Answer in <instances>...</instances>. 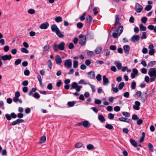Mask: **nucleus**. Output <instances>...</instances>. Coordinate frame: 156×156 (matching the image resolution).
Here are the masks:
<instances>
[{
	"instance_id": "1a4fd4ad",
	"label": "nucleus",
	"mask_w": 156,
	"mask_h": 156,
	"mask_svg": "<svg viewBox=\"0 0 156 156\" xmlns=\"http://www.w3.org/2000/svg\"><path fill=\"white\" fill-rule=\"evenodd\" d=\"M135 105L133 106V108L136 110H138L140 109V103L138 101H136L135 102Z\"/></svg>"
},
{
	"instance_id": "4d7b16f0",
	"label": "nucleus",
	"mask_w": 156,
	"mask_h": 156,
	"mask_svg": "<svg viewBox=\"0 0 156 156\" xmlns=\"http://www.w3.org/2000/svg\"><path fill=\"white\" fill-rule=\"evenodd\" d=\"M147 20V19L146 17H144L141 18V21L144 23H146Z\"/></svg>"
},
{
	"instance_id": "f03ea898",
	"label": "nucleus",
	"mask_w": 156,
	"mask_h": 156,
	"mask_svg": "<svg viewBox=\"0 0 156 156\" xmlns=\"http://www.w3.org/2000/svg\"><path fill=\"white\" fill-rule=\"evenodd\" d=\"M148 73L150 77H156V69L154 68L150 69L148 71Z\"/></svg>"
},
{
	"instance_id": "69168bd1",
	"label": "nucleus",
	"mask_w": 156,
	"mask_h": 156,
	"mask_svg": "<svg viewBox=\"0 0 156 156\" xmlns=\"http://www.w3.org/2000/svg\"><path fill=\"white\" fill-rule=\"evenodd\" d=\"M108 117L110 119H112L114 118V115L112 113H110L108 115Z\"/></svg>"
},
{
	"instance_id": "37998d69",
	"label": "nucleus",
	"mask_w": 156,
	"mask_h": 156,
	"mask_svg": "<svg viewBox=\"0 0 156 156\" xmlns=\"http://www.w3.org/2000/svg\"><path fill=\"white\" fill-rule=\"evenodd\" d=\"M78 62L76 60H75L73 63V67L74 68H76L78 66Z\"/></svg>"
},
{
	"instance_id": "13d9d810",
	"label": "nucleus",
	"mask_w": 156,
	"mask_h": 156,
	"mask_svg": "<svg viewBox=\"0 0 156 156\" xmlns=\"http://www.w3.org/2000/svg\"><path fill=\"white\" fill-rule=\"evenodd\" d=\"M116 46L115 45H111L109 47V49L112 50L114 51L116 50Z\"/></svg>"
},
{
	"instance_id": "e2e57ef3",
	"label": "nucleus",
	"mask_w": 156,
	"mask_h": 156,
	"mask_svg": "<svg viewBox=\"0 0 156 156\" xmlns=\"http://www.w3.org/2000/svg\"><path fill=\"white\" fill-rule=\"evenodd\" d=\"M114 110L115 112H119L120 110V107L119 106H116L114 107Z\"/></svg>"
},
{
	"instance_id": "dca6fc26",
	"label": "nucleus",
	"mask_w": 156,
	"mask_h": 156,
	"mask_svg": "<svg viewBox=\"0 0 156 156\" xmlns=\"http://www.w3.org/2000/svg\"><path fill=\"white\" fill-rule=\"evenodd\" d=\"M83 126L85 128H89L90 126V125L89 122L87 120L83 121Z\"/></svg>"
},
{
	"instance_id": "0e129e2a",
	"label": "nucleus",
	"mask_w": 156,
	"mask_h": 156,
	"mask_svg": "<svg viewBox=\"0 0 156 156\" xmlns=\"http://www.w3.org/2000/svg\"><path fill=\"white\" fill-rule=\"evenodd\" d=\"M147 28L151 30H154V26L150 25L148 26Z\"/></svg>"
},
{
	"instance_id": "393cba45",
	"label": "nucleus",
	"mask_w": 156,
	"mask_h": 156,
	"mask_svg": "<svg viewBox=\"0 0 156 156\" xmlns=\"http://www.w3.org/2000/svg\"><path fill=\"white\" fill-rule=\"evenodd\" d=\"M58 45L56 44V43H54L53 46H52V48L53 50L55 51H57L59 49L58 47Z\"/></svg>"
},
{
	"instance_id": "864d4df0",
	"label": "nucleus",
	"mask_w": 156,
	"mask_h": 156,
	"mask_svg": "<svg viewBox=\"0 0 156 156\" xmlns=\"http://www.w3.org/2000/svg\"><path fill=\"white\" fill-rule=\"evenodd\" d=\"M147 37L146 36V32H144L142 33V36L141 37V39H145Z\"/></svg>"
},
{
	"instance_id": "8fccbe9b",
	"label": "nucleus",
	"mask_w": 156,
	"mask_h": 156,
	"mask_svg": "<svg viewBox=\"0 0 156 156\" xmlns=\"http://www.w3.org/2000/svg\"><path fill=\"white\" fill-rule=\"evenodd\" d=\"M94 103L97 104H99L101 103V101L100 100L95 98V99Z\"/></svg>"
},
{
	"instance_id": "6e6552de",
	"label": "nucleus",
	"mask_w": 156,
	"mask_h": 156,
	"mask_svg": "<svg viewBox=\"0 0 156 156\" xmlns=\"http://www.w3.org/2000/svg\"><path fill=\"white\" fill-rule=\"evenodd\" d=\"M140 37L138 35H134L131 38V41L135 43L136 41H138L140 39Z\"/></svg>"
},
{
	"instance_id": "bb28decb",
	"label": "nucleus",
	"mask_w": 156,
	"mask_h": 156,
	"mask_svg": "<svg viewBox=\"0 0 156 156\" xmlns=\"http://www.w3.org/2000/svg\"><path fill=\"white\" fill-rule=\"evenodd\" d=\"M77 84L75 82H73L71 85V89L73 90L75 89L77 87Z\"/></svg>"
},
{
	"instance_id": "20e7f679",
	"label": "nucleus",
	"mask_w": 156,
	"mask_h": 156,
	"mask_svg": "<svg viewBox=\"0 0 156 156\" xmlns=\"http://www.w3.org/2000/svg\"><path fill=\"white\" fill-rule=\"evenodd\" d=\"M0 58L2 60L5 61L6 60H10L12 58V56L11 54L9 55H0Z\"/></svg>"
},
{
	"instance_id": "4c0bfd02",
	"label": "nucleus",
	"mask_w": 156,
	"mask_h": 156,
	"mask_svg": "<svg viewBox=\"0 0 156 156\" xmlns=\"http://www.w3.org/2000/svg\"><path fill=\"white\" fill-rule=\"evenodd\" d=\"M88 84L90 86V87L92 89V92H95L96 89L95 88V86L91 84L90 83H89Z\"/></svg>"
},
{
	"instance_id": "9d476101",
	"label": "nucleus",
	"mask_w": 156,
	"mask_h": 156,
	"mask_svg": "<svg viewBox=\"0 0 156 156\" xmlns=\"http://www.w3.org/2000/svg\"><path fill=\"white\" fill-rule=\"evenodd\" d=\"M55 60L57 64L59 65L61 64L62 62V59L59 55H56Z\"/></svg>"
},
{
	"instance_id": "cd10ccee",
	"label": "nucleus",
	"mask_w": 156,
	"mask_h": 156,
	"mask_svg": "<svg viewBox=\"0 0 156 156\" xmlns=\"http://www.w3.org/2000/svg\"><path fill=\"white\" fill-rule=\"evenodd\" d=\"M156 64V61H152L149 62L147 65V67H152Z\"/></svg>"
},
{
	"instance_id": "9b49d317",
	"label": "nucleus",
	"mask_w": 156,
	"mask_h": 156,
	"mask_svg": "<svg viewBox=\"0 0 156 156\" xmlns=\"http://www.w3.org/2000/svg\"><path fill=\"white\" fill-rule=\"evenodd\" d=\"M49 26V24L47 23H44L41 24L40 26V28L41 29H46Z\"/></svg>"
},
{
	"instance_id": "774afa93",
	"label": "nucleus",
	"mask_w": 156,
	"mask_h": 156,
	"mask_svg": "<svg viewBox=\"0 0 156 156\" xmlns=\"http://www.w3.org/2000/svg\"><path fill=\"white\" fill-rule=\"evenodd\" d=\"M24 93H27L28 90V88L27 87H24L22 89Z\"/></svg>"
},
{
	"instance_id": "c756f323",
	"label": "nucleus",
	"mask_w": 156,
	"mask_h": 156,
	"mask_svg": "<svg viewBox=\"0 0 156 156\" xmlns=\"http://www.w3.org/2000/svg\"><path fill=\"white\" fill-rule=\"evenodd\" d=\"M147 98V93L146 92H144L142 96L141 99L144 101Z\"/></svg>"
},
{
	"instance_id": "a211bd4d",
	"label": "nucleus",
	"mask_w": 156,
	"mask_h": 156,
	"mask_svg": "<svg viewBox=\"0 0 156 156\" xmlns=\"http://www.w3.org/2000/svg\"><path fill=\"white\" fill-rule=\"evenodd\" d=\"M129 141L131 144L134 147H137L138 146L137 145V143L135 141V140L132 139H130L129 140Z\"/></svg>"
},
{
	"instance_id": "f3484780",
	"label": "nucleus",
	"mask_w": 156,
	"mask_h": 156,
	"mask_svg": "<svg viewBox=\"0 0 156 156\" xmlns=\"http://www.w3.org/2000/svg\"><path fill=\"white\" fill-rule=\"evenodd\" d=\"M51 29L53 32H55V33L59 30V28L55 25L53 24L51 26Z\"/></svg>"
},
{
	"instance_id": "aec40b11",
	"label": "nucleus",
	"mask_w": 156,
	"mask_h": 156,
	"mask_svg": "<svg viewBox=\"0 0 156 156\" xmlns=\"http://www.w3.org/2000/svg\"><path fill=\"white\" fill-rule=\"evenodd\" d=\"M123 30V27L122 26H120L118 29V33L119 36L122 33Z\"/></svg>"
},
{
	"instance_id": "a878e982",
	"label": "nucleus",
	"mask_w": 156,
	"mask_h": 156,
	"mask_svg": "<svg viewBox=\"0 0 156 156\" xmlns=\"http://www.w3.org/2000/svg\"><path fill=\"white\" fill-rule=\"evenodd\" d=\"M76 102V101H69L68 102L67 104L69 107H72L74 105Z\"/></svg>"
},
{
	"instance_id": "f8f14e48",
	"label": "nucleus",
	"mask_w": 156,
	"mask_h": 156,
	"mask_svg": "<svg viewBox=\"0 0 156 156\" xmlns=\"http://www.w3.org/2000/svg\"><path fill=\"white\" fill-rule=\"evenodd\" d=\"M103 85H107L109 82L108 79L106 77L105 75H104L103 77Z\"/></svg>"
},
{
	"instance_id": "de8ad7c7",
	"label": "nucleus",
	"mask_w": 156,
	"mask_h": 156,
	"mask_svg": "<svg viewBox=\"0 0 156 156\" xmlns=\"http://www.w3.org/2000/svg\"><path fill=\"white\" fill-rule=\"evenodd\" d=\"M151 8L152 6L151 5H148L145 7V9L147 11H149L151 9Z\"/></svg>"
},
{
	"instance_id": "f257e3e1",
	"label": "nucleus",
	"mask_w": 156,
	"mask_h": 156,
	"mask_svg": "<svg viewBox=\"0 0 156 156\" xmlns=\"http://www.w3.org/2000/svg\"><path fill=\"white\" fill-rule=\"evenodd\" d=\"M79 37L80 39L79 44L82 45H85L86 44V37L82 34H80L79 35Z\"/></svg>"
},
{
	"instance_id": "680f3d73",
	"label": "nucleus",
	"mask_w": 156,
	"mask_h": 156,
	"mask_svg": "<svg viewBox=\"0 0 156 156\" xmlns=\"http://www.w3.org/2000/svg\"><path fill=\"white\" fill-rule=\"evenodd\" d=\"M10 116L11 118L15 119L16 118L17 115L14 112L11 113L10 114Z\"/></svg>"
},
{
	"instance_id": "5fc2aeb1",
	"label": "nucleus",
	"mask_w": 156,
	"mask_h": 156,
	"mask_svg": "<svg viewBox=\"0 0 156 156\" xmlns=\"http://www.w3.org/2000/svg\"><path fill=\"white\" fill-rule=\"evenodd\" d=\"M9 47L8 45L5 46L3 48V50L5 52H7L9 51Z\"/></svg>"
},
{
	"instance_id": "ddd939ff",
	"label": "nucleus",
	"mask_w": 156,
	"mask_h": 156,
	"mask_svg": "<svg viewBox=\"0 0 156 156\" xmlns=\"http://www.w3.org/2000/svg\"><path fill=\"white\" fill-rule=\"evenodd\" d=\"M123 49L125 51V53L126 55H128L129 53L130 50V48L128 45H125L123 47Z\"/></svg>"
},
{
	"instance_id": "a19ab883",
	"label": "nucleus",
	"mask_w": 156,
	"mask_h": 156,
	"mask_svg": "<svg viewBox=\"0 0 156 156\" xmlns=\"http://www.w3.org/2000/svg\"><path fill=\"white\" fill-rule=\"evenodd\" d=\"M48 66L49 67V68L51 69L52 68V63L51 62V61L50 60H49L48 61Z\"/></svg>"
},
{
	"instance_id": "c85d7f7f",
	"label": "nucleus",
	"mask_w": 156,
	"mask_h": 156,
	"mask_svg": "<svg viewBox=\"0 0 156 156\" xmlns=\"http://www.w3.org/2000/svg\"><path fill=\"white\" fill-rule=\"evenodd\" d=\"M102 48L101 47H98L95 49V52L96 54H99L101 51Z\"/></svg>"
},
{
	"instance_id": "79ce46f5",
	"label": "nucleus",
	"mask_w": 156,
	"mask_h": 156,
	"mask_svg": "<svg viewBox=\"0 0 156 156\" xmlns=\"http://www.w3.org/2000/svg\"><path fill=\"white\" fill-rule=\"evenodd\" d=\"M44 50L45 51H47L49 49V45L48 44H47L44 46L43 48Z\"/></svg>"
},
{
	"instance_id": "2eb2a0df",
	"label": "nucleus",
	"mask_w": 156,
	"mask_h": 156,
	"mask_svg": "<svg viewBox=\"0 0 156 156\" xmlns=\"http://www.w3.org/2000/svg\"><path fill=\"white\" fill-rule=\"evenodd\" d=\"M115 63L118 69L120 70L122 68V64L119 61H116L115 62Z\"/></svg>"
},
{
	"instance_id": "423d86ee",
	"label": "nucleus",
	"mask_w": 156,
	"mask_h": 156,
	"mask_svg": "<svg viewBox=\"0 0 156 156\" xmlns=\"http://www.w3.org/2000/svg\"><path fill=\"white\" fill-rule=\"evenodd\" d=\"M154 46L153 44H150L148 48L150 49L149 53L151 55H153L154 54L155 50L154 49Z\"/></svg>"
},
{
	"instance_id": "0eeeda50",
	"label": "nucleus",
	"mask_w": 156,
	"mask_h": 156,
	"mask_svg": "<svg viewBox=\"0 0 156 156\" xmlns=\"http://www.w3.org/2000/svg\"><path fill=\"white\" fill-rule=\"evenodd\" d=\"M58 45L59 50H63L65 49V44L64 42L62 41Z\"/></svg>"
},
{
	"instance_id": "7c9ffc66",
	"label": "nucleus",
	"mask_w": 156,
	"mask_h": 156,
	"mask_svg": "<svg viewBox=\"0 0 156 156\" xmlns=\"http://www.w3.org/2000/svg\"><path fill=\"white\" fill-rule=\"evenodd\" d=\"M55 20L56 22L59 23L62 21V18L61 16H58L55 18Z\"/></svg>"
},
{
	"instance_id": "4468645a",
	"label": "nucleus",
	"mask_w": 156,
	"mask_h": 156,
	"mask_svg": "<svg viewBox=\"0 0 156 156\" xmlns=\"http://www.w3.org/2000/svg\"><path fill=\"white\" fill-rule=\"evenodd\" d=\"M88 76L91 79H94L95 78V73L93 71H90L88 73Z\"/></svg>"
},
{
	"instance_id": "ea45409f",
	"label": "nucleus",
	"mask_w": 156,
	"mask_h": 156,
	"mask_svg": "<svg viewBox=\"0 0 156 156\" xmlns=\"http://www.w3.org/2000/svg\"><path fill=\"white\" fill-rule=\"evenodd\" d=\"M136 83L135 82L133 81V82L131 83V88L133 90L136 87Z\"/></svg>"
},
{
	"instance_id": "4be33fe9",
	"label": "nucleus",
	"mask_w": 156,
	"mask_h": 156,
	"mask_svg": "<svg viewBox=\"0 0 156 156\" xmlns=\"http://www.w3.org/2000/svg\"><path fill=\"white\" fill-rule=\"evenodd\" d=\"M46 140V137L45 136H42L39 140V143L42 144L45 142Z\"/></svg>"
},
{
	"instance_id": "412c9836",
	"label": "nucleus",
	"mask_w": 156,
	"mask_h": 156,
	"mask_svg": "<svg viewBox=\"0 0 156 156\" xmlns=\"http://www.w3.org/2000/svg\"><path fill=\"white\" fill-rule=\"evenodd\" d=\"M56 35L60 38H63L64 36L63 34H62L61 32L59 30L56 32Z\"/></svg>"
},
{
	"instance_id": "338daca9",
	"label": "nucleus",
	"mask_w": 156,
	"mask_h": 156,
	"mask_svg": "<svg viewBox=\"0 0 156 156\" xmlns=\"http://www.w3.org/2000/svg\"><path fill=\"white\" fill-rule=\"evenodd\" d=\"M129 92H126L123 94V96L126 98H128L129 97Z\"/></svg>"
},
{
	"instance_id": "39448f33",
	"label": "nucleus",
	"mask_w": 156,
	"mask_h": 156,
	"mask_svg": "<svg viewBox=\"0 0 156 156\" xmlns=\"http://www.w3.org/2000/svg\"><path fill=\"white\" fill-rule=\"evenodd\" d=\"M72 65L71 59H69L66 60L64 64L65 66H67L68 68H70L71 67Z\"/></svg>"
},
{
	"instance_id": "2f4dec72",
	"label": "nucleus",
	"mask_w": 156,
	"mask_h": 156,
	"mask_svg": "<svg viewBox=\"0 0 156 156\" xmlns=\"http://www.w3.org/2000/svg\"><path fill=\"white\" fill-rule=\"evenodd\" d=\"M139 27L140 29V30L141 31H145L146 29V27L144 26L143 24L142 23L140 24Z\"/></svg>"
},
{
	"instance_id": "052dcab7",
	"label": "nucleus",
	"mask_w": 156,
	"mask_h": 156,
	"mask_svg": "<svg viewBox=\"0 0 156 156\" xmlns=\"http://www.w3.org/2000/svg\"><path fill=\"white\" fill-rule=\"evenodd\" d=\"M37 78L40 84L41 85L42 83V78L40 75H38L37 76Z\"/></svg>"
},
{
	"instance_id": "58836bf2",
	"label": "nucleus",
	"mask_w": 156,
	"mask_h": 156,
	"mask_svg": "<svg viewBox=\"0 0 156 156\" xmlns=\"http://www.w3.org/2000/svg\"><path fill=\"white\" fill-rule=\"evenodd\" d=\"M21 61L22 60L20 59H16L15 62V64L16 65H18L21 63Z\"/></svg>"
},
{
	"instance_id": "c9c22d12",
	"label": "nucleus",
	"mask_w": 156,
	"mask_h": 156,
	"mask_svg": "<svg viewBox=\"0 0 156 156\" xmlns=\"http://www.w3.org/2000/svg\"><path fill=\"white\" fill-rule=\"evenodd\" d=\"M105 127L106 128L109 129H112L113 128V126L110 124H106L105 126Z\"/></svg>"
},
{
	"instance_id": "7ed1b4c3",
	"label": "nucleus",
	"mask_w": 156,
	"mask_h": 156,
	"mask_svg": "<svg viewBox=\"0 0 156 156\" xmlns=\"http://www.w3.org/2000/svg\"><path fill=\"white\" fill-rule=\"evenodd\" d=\"M135 9L136 11L137 12L140 13L141 12L143 9V7L141 5H140L139 3H136L135 5Z\"/></svg>"
},
{
	"instance_id": "603ef678",
	"label": "nucleus",
	"mask_w": 156,
	"mask_h": 156,
	"mask_svg": "<svg viewBox=\"0 0 156 156\" xmlns=\"http://www.w3.org/2000/svg\"><path fill=\"white\" fill-rule=\"evenodd\" d=\"M5 117L8 120H10L11 119V117L10 115H9L8 114H6L5 115Z\"/></svg>"
},
{
	"instance_id": "6ab92c4d",
	"label": "nucleus",
	"mask_w": 156,
	"mask_h": 156,
	"mask_svg": "<svg viewBox=\"0 0 156 156\" xmlns=\"http://www.w3.org/2000/svg\"><path fill=\"white\" fill-rule=\"evenodd\" d=\"M119 19L118 16L117 15H115V23L114 24V25L115 26L117 24H119V25H120V23H119Z\"/></svg>"
},
{
	"instance_id": "473e14b6",
	"label": "nucleus",
	"mask_w": 156,
	"mask_h": 156,
	"mask_svg": "<svg viewBox=\"0 0 156 156\" xmlns=\"http://www.w3.org/2000/svg\"><path fill=\"white\" fill-rule=\"evenodd\" d=\"M87 147L88 150H93L94 148V146L91 144H89L87 145Z\"/></svg>"
},
{
	"instance_id": "bf43d9fd",
	"label": "nucleus",
	"mask_w": 156,
	"mask_h": 156,
	"mask_svg": "<svg viewBox=\"0 0 156 156\" xmlns=\"http://www.w3.org/2000/svg\"><path fill=\"white\" fill-rule=\"evenodd\" d=\"M74 48V45L73 43H70L68 46V48L70 49H72L73 48Z\"/></svg>"
},
{
	"instance_id": "49530a36",
	"label": "nucleus",
	"mask_w": 156,
	"mask_h": 156,
	"mask_svg": "<svg viewBox=\"0 0 156 156\" xmlns=\"http://www.w3.org/2000/svg\"><path fill=\"white\" fill-rule=\"evenodd\" d=\"M83 24L81 22L78 23L77 24V27L79 29H81L83 27Z\"/></svg>"
},
{
	"instance_id": "72a5a7b5",
	"label": "nucleus",
	"mask_w": 156,
	"mask_h": 156,
	"mask_svg": "<svg viewBox=\"0 0 156 156\" xmlns=\"http://www.w3.org/2000/svg\"><path fill=\"white\" fill-rule=\"evenodd\" d=\"M125 85V83L123 82H121L119 84L118 88L119 89L121 90L123 88Z\"/></svg>"
},
{
	"instance_id": "e433bc0d",
	"label": "nucleus",
	"mask_w": 156,
	"mask_h": 156,
	"mask_svg": "<svg viewBox=\"0 0 156 156\" xmlns=\"http://www.w3.org/2000/svg\"><path fill=\"white\" fill-rule=\"evenodd\" d=\"M33 97L36 99H38L40 98V96L38 93L35 92L34 94Z\"/></svg>"
},
{
	"instance_id": "a18cd8bd",
	"label": "nucleus",
	"mask_w": 156,
	"mask_h": 156,
	"mask_svg": "<svg viewBox=\"0 0 156 156\" xmlns=\"http://www.w3.org/2000/svg\"><path fill=\"white\" fill-rule=\"evenodd\" d=\"M83 146V144L81 143H78L75 144V147L77 148H79Z\"/></svg>"
},
{
	"instance_id": "5701e85b",
	"label": "nucleus",
	"mask_w": 156,
	"mask_h": 156,
	"mask_svg": "<svg viewBox=\"0 0 156 156\" xmlns=\"http://www.w3.org/2000/svg\"><path fill=\"white\" fill-rule=\"evenodd\" d=\"M92 17L90 15H88V17L86 18V23H90L92 20Z\"/></svg>"
},
{
	"instance_id": "f704fd0d",
	"label": "nucleus",
	"mask_w": 156,
	"mask_h": 156,
	"mask_svg": "<svg viewBox=\"0 0 156 156\" xmlns=\"http://www.w3.org/2000/svg\"><path fill=\"white\" fill-rule=\"evenodd\" d=\"M21 51L22 52L26 54L29 53V51L27 50V49L24 48H22L21 49Z\"/></svg>"
},
{
	"instance_id": "3c124183",
	"label": "nucleus",
	"mask_w": 156,
	"mask_h": 156,
	"mask_svg": "<svg viewBox=\"0 0 156 156\" xmlns=\"http://www.w3.org/2000/svg\"><path fill=\"white\" fill-rule=\"evenodd\" d=\"M122 114L126 117H128L130 116L129 114L127 112H122Z\"/></svg>"
},
{
	"instance_id": "6e6d98bb",
	"label": "nucleus",
	"mask_w": 156,
	"mask_h": 156,
	"mask_svg": "<svg viewBox=\"0 0 156 156\" xmlns=\"http://www.w3.org/2000/svg\"><path fill=\"white\" fill-rule=\"evenodd\" d=\"M96 78L98 81H100L101 80V76L100 74H98L96 77Z\"/></svg>"
},
{
	"instance_id": "b1692460",
	"label": "nucleus",
	"mask_w": 156,
	"mask_h": 156,
	"mask_svg": "<svg viewBox=\"0 0 156 156\" xmlns=\"http://www.w3.org/2000/svg\"><path fill=\"white\" fill-rule=\"evenodd\" d=\"M98 119L101 122H103L105 121V119L102 115H99L98 116Z\"/></svg>"
},
{
	"instance_id": "09e8293b",
	"label": "nucleus",
	"mask_w": 156,
	"mask_h": 156,
	"mask_svg": "<svg viewBox=\"0 0 156 156\" xmlns=\"http://www.w3.org/2000/svg\"><path fill=\"white\" fill-rule=\"evenodd\" d=\"M87 55L90 56H92L94 55V53L93 51H88L87 52Z\"/></svg>"
},
{
	"instance_id": "c03bdc74",
	"label": "nucleus",
	"mask_w": 156,
	"mask_h": 156,
	"mask_svg": "<svg viewBox=\"0 0 156 156\" xmlns=\"http://www.w3.org/2000/svg\"><path fill=\"white\" fill-rule=\"evenodd\" d=\"M28 12L31 14H34L35 13V11L34 9H30L28 10Z\"/></svg>"
}]
</instances>
